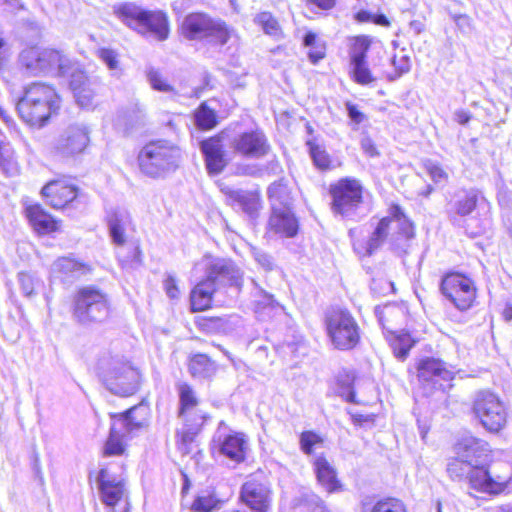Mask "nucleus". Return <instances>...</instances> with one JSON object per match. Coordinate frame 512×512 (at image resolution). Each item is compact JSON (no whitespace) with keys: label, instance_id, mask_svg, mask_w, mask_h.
Masks as SVG:
<instances>
[{"label":"nucleus","instance_id":"5701e85b","mask_svg":"<svg viewBox=\"0 0 512 512\" xmlns=\"http://www.w3.org/2000/svg\"><path fill=\"white\" fill-rule=\"evenodd\" d=\"M112 421L117 422L128 435H136L149 426L151 411L149 406L141 402L122 413H110Z\"/></svg>","mask_w":512,"mask_h":512},{"label":"nucleus","instance_id":"4be33fe9","mask_svg":"<svg viewBox=\"0 0 512 512\" xmlns=\"http://www.w3.org/2000/svg\"><path fill=\"white\" fill-rule=\"evenodd\" d=\"M70 88L73 92L76 103L86 109L95 106V97L98 93V83L96 78L89 77L84 71L73 66V71L69 73Z\"/></svg>","mask_w":512,"mask_h":512},{"label":"nucleus","instance_id":"a211bd4d","mask_svg":"<svg viewBox=\"0 0 512 512\" xmlns=\"http://www.w3.org/2000/svg\"><path fill=\"white\" fill-rule=\"evenodd\" d=\"M221 192L228 206L238 213L241 212L251 224H255L262 208L261 196L258 192L228 186L221 188Z\"/></svg>","mask_w":512,"mask_h":512},{"label":"nucleus","instance_id":"72a5a7b5","mask_svg":"<svg viewBox=\"0 0 512 512\" xmlns=\"http://www.w3.org/2000/svg\"><path fill=\"white\" fill-rule=\"evenodd\" d=\"M131 222L129 213L124 209H113L107 214V224L112 242L122 246L126 242L125 230Z\"/></svg>","mask_w":512,"mask_h":512},{"label":"nucleus","instance_id":"de8ad7c7","mask_svg":"<svg viewBox=\"0 0 512 512\" xmlns=\"http://www.w3.org/2000/svg\"><path fill=\"white\" fill-rule=\"evenodd\" d=\"M222 502L213 493L197 496L191 506L195 512H213L220 509Z\"/></svg>","mask_w":512,"mask_h":512},{"label":"nucleus","instance_id":"bf43d9fd","mask_svg":"<svg viewBox=\"0 0 512 512\" xmlns=\"http://www.w3.org/2000/svg\"><path fill=\"white\" fill-rule=\"evenodd\" d=\"M300 502L304 505L307 512H324V501L314 493L303 494Z\"/></svg>","mask_w":512,"mask_h":512},{"label":"nucleus","instance_id":"052dcab7","mask_svg":"<svg viewBox=\"0 0 512 512\" xmlns=\"http://www.w3.org/2000/svg\"><path fill=\"white\" fill-rule=\"evenodd\" d=\"M253 257L255 261L266 271H271L274 267L273 258L271 255L261 249L253 250Z\"/></svg>","mask_w":512,"mask_h":512},{"label":"nucleus","instance_id":"20e7f679","mask_svg":"<svg viewBox=\"0 0 512 512\" xmlns=\"http://www.w3.org/2000/svg\"><path fill=\"white\" fill-rule=\"evenodd\" d=\"M111 313L109 296L95 285L79 288L72 299V317L81 326L104 323Z\"/></svg>","mask_w":512,"mask_h":512},{"label":"nucleus","instance_id":"c9c22d12","mask_svg":"<svg viewBox=\"0 0 512 512\" xmlns=\"http://www.w3.org/2000/svg\"><path fill=\"white\" fill-rule=\"evenodd\" d=\"M254 297V312L261 320L271 318L283 310V307L278 301L275 300L272 294H269L261 289L255 294Z\"/></svg>","mask_w":512,"mask_h":512},{"label":"nucleus","instance_id":"1a4fd4ad","mask_svg":"<svg viewBox=\"0 0 512 512\" xmlns=\"http://www.w3.org/2000/svg\"><path fill=\"white\" fill-rule=\"evenodd\" d=\"M181 31L189 40H207L219 45L226 44L230 37L225 22L213 19L204 13L187 15L182 22Z\"/></svg>","mask_w":512,"mask_h":512},{"label":"nucleus","instance_id":"864d4df0","mask_svg":"<svg viewBox=\"0 0 512 512\" xmlns=\"http://www.w3.org/2000/svg\"><path fill=\"white\" fill-rule=\"evenodd\" d=\"M352 66V77L353 80L360 85H368L375 81L370 69L367 66V62L351 64Z\"/></svg>","mask_w":512,"mask_h":512},{"label":"nucleus","instance_id":"2f4dec72","mask_svg":"<svg viewBox=\"0 0 512 512\" xmlns=\"http://www.w3.org/2000/svg\"><path fill=\"white\" fill-rule=\"evenodd\" d=\"M313 466L318 482L328 493L342 490L343 486L337 479L336 470L323 455L315 457Z\"/></svg>","mask_w":512,"mask_h":512},{"label":"nucleus","instance_id":"9b49d317","mask_svg":"<svg viewBox=\"0 0 512 512\" xmlns=\"http://www.w3.org/2000/svg\"><path fill=\"white\" fill-rule=\"evenodd\" d=\"M101 378L111 393L123 397L136 393L140 383L139 371L122 359H111Z\"/></svg>","mask_w":512,"mask_h":512},{"label":"nucleus","instance_id":"6e6552de","mask_svg":"<svg viewBox=\"0 0 512 512\" xmlns=\"http://www.w3.org/2000/svg\"><path fill=\"white\" fill-rule=\"evenodd\" d=\"M472 413L481 426L490 433H498L506 426L507 408L500 397L489 390L476 393Z\"/></svg>","mask_w":512,"mask_h":512},{"label":"nucleus","instance_id":"a19ab883","mask_svg":"<svg viewBox=\"0 0 512 512\" xmlns=\"http://www.w3.org/2000/svg\"><path fill=\"white\" fill-rule=\"evenodd\" d=\"M195 123L201 130L213 129L218 124L217 113L206 102L199 105L194 113Z\"/></svg>","mask_w":512,"mask_h":512},{"label":"nucleus","instance_id":"37998d69","mask_svg":"<svg viewBox=\"0 0 512 512\" xmlns=\"http://www.w3.org/2000/svg\"><path fill=\"white\" fill-rule=\"evenodd\" d=\"M17 280L23 296L29 299L36 296L37 289L43 285L41 279L27 272H19Z\"/></svg>","mask_w":512,"mask_h":512},{"label":"nucleus","instance_id":"ea45409f","mask_svg":"<svg viewBox=\"0 0 512 512\" xmlns=\"http://www.w3.org/2000/svg\"><path fill=\"white\" fill-rule=\"evenodd\" d=\"M303 44L310 48L308 58L311 63L316 64L325 57V43L318 39L316 33L308 31L303 37Z\"/></svg>","mask_w":512,"mask_h":512},{"label":"nucleus","instance_id":"f257e3e1","mask_svg":"<svg viewBox=\"0 0 512 512\" xmlns=\"http://www.w3.org/2000/svg\"><path fill=\"white\" fill-rule=\"evenodd\" d=\"M60 107V97L55 89L42 82L27 86L16 103L21 119L30 126L43 127Z\"/></svg>","mask_w":512,"mask_h":512},{"label":"nucleus","instance_id":"4c0bfd02","mask_svg":"<svg viewBox=\"0 0 512 512\" xmlns=\"http://www.w3.org/2000/svg\"><path fill=\"white\" fill-rule=\"evenodd\" d=\"M128 435L124 430L117 426L116 421H112L109 436L104 445L105 456H120L125 451L124 437Z\"/></svg>","mask_w":512,"mask_h":512},{"label":"nucleus","instance_id":"f704fd0d","mask_svg":"<svg viewBox=\"0 0 512 512\" xmlns=\"http://www.w3.org/2000/svg\"><path fill=\"white\" fill-rule=\"evenodd\" d=\"M144 119V109L139 103H131L118 111L115 118V126L123 130L124 133H129L134 128L143 125Z\"/></svg>","mask_w":512,"mask_h":512},{"label":"nucleus","instance_id":"b1692460","mask_svg":"<svg viewBox=\"0 0 512 512\" xmlns=\"http://www.w3.org/2000/svg\"><path fill=\"white\" fill-rule=\"evenodd\" d=\"M90 129L85 124L68 126L57 142V150L63 156H73L82 153L90 141Z\"/></svg>","mask_w":512,"mask_h":512},{"label":"nucleus","instance_id":"6ab92c4d","mask_svg":"<svg viewBox=\"0 0 512 512\" xmlns=\"http://www.w3.org/2000/svg\"><path fill=\"white\" fill-rule=\"evenodd\" d=\"M230 143L234 152L245 158H262L270 151L267 137L259 130L240 133Z\"/></svg>","mask_w":512,"mask_h":512},{"label":"nucleus","instance_id":"13d9d810","mask_svg":"<svg viewBox=\"0 0 512 512\" xmlns=\"http://www.w3.org/2000/svg\"><path fill=\"white\" fill-rule=\"evenodd\" d=\"M147 78L154 90L160 92H172L174 90L171 85L165 82L160 72L154 68L148 69Z\"/></svg>","mask_w":512,"mask_h":512},{"label":"nucleus","instance_id":"e433bc0d","mask_svg":"<svg viewBox=\"0 0 512 512\" xmlns=\"http://www.w3.org/2000/svg\"><path fill=\"white\" fill-rule=\"evenodd\" d=\"M188 370L193 378L208 379L216 373L217 366L208 355L197 353L190 356Z\"/></svg>","mask_w":512,"mask_h":512},{"label":"nucleus","instance_id":"412c9836","mask_svg":"<svg viewBox=\"0 0 512 512\" xmlns=\"http://www.w3.org/2000/svg\"><path fill=\"white\" fill-rule=\"evenodd\" d=\"M228 138L225 131L200 142V150L204 155L209 174H220L228 164L224 142Z\"/></svg>","mask_w":512,"mask_h":512},{"label":"nucleus","instance_id":"8fccbe9b","mask_svg":"<svg viewBox=\"0 0 512 512\" xmlns=\"http://www.w3.org/2000/svg\"><path fill=\"white\" fill-rule=\"evenodd\" d=\"M207 419L206 414H199L197 418L191 419V421H183L184 428L181 432V438L184 443H191L194 437L201 430L205 420Z\"/></svg>","mask_w":512,"mask_h":512},{"label":"nucleus","instance_id":"bb28decb","mask_svg":"<svg viewBox=\"0 0 512 512\" xmlns=\"http://www.w3.org/2000/svg\"><path fill=\"white\" fill-rule=\"evenodd\" d=\"M241 500L254 512H267L270 506V491L257 481L245 482L240 491Z\"/></svg>","mask_w":512,"mask_h":512},{"label":"nucleus","instance_id":"0e129e2a","mask_svg":"<svg viewBox=\"0 0 512 512\" xmlns=\"http://www.w3.org/2000/svg\"><path fill=\"white\" fill-rule=\"evenodd\" d=\"M457 27L463 32H469L472 29V19L466 14H455L452 16Z\"/></svg>","mask_w":512,"mask_h":512},{"label":"nucleus","instance_id":"4468645a","mask_svg":"<svg viewBox=\"0 0 512 512\" xmlns=\"http://www.w3.org/2000/svg\"><path fill=\"white\" fill-rule=\"evenodd\" d=\"M440 290L445 298L460 311L469 309L476 298L473 281L458 273L445 275L441 280Z\"/></svg>","mask_w":512,"mask_h":512},{"label":"nucleus","instance_id":"6e6d98bb","mask_svg":"<svg viewBox=\"0 0 512 512\" xmlns=\"http://www.w3.org/2000/svg\"><path fill=\"white\" fill-rule=\"evenodd\" d=\"M391 63L394 67V74L388 75V79L390 81H394L410 71V58L407 55H402L400 57L395 55L391 59Z\"/></svg>","mask_w":512,"mask_h":512},{"label":"nucleus","instance_id":"69168bd1","mask_svg":"<svg viewBox=\"0 0 512 512\" xmlns=\"http://www.w3.org/2000/svg\"><path fill=\"white\" fill-rule=\"evenodd\" d=\"M164 289L166 294L171 299H176L179 296V289L176 284V280L173 276L168 275L164 280Z\"/></svg>","mask_w":512,"mask_h":512},{"label":"nucleus","instance_id":"774afa93","mask_svg":"<svg viewBox=\"0 0 512 512\" xmlns=\"http://www.w3.org/2000/svg\"><path fill=\"white\" fill-rule=\"evenodd\" d=\"M472 118L471 112L464 110V109H458L454 112V119L457 123L460 125H467L469 121Z\"/></svg>","mask_w":512,"mask_h":512},{"label":"nucleus","instance_id":"338daca9","mask_svg":"<svg viewBox=\"0 0 512 512\" xmlns=\"http://www.w3.org/2000/svg\"><path fill=\"white\" fill-rule=\"evenodd\" d=\"M361 148L365 154L370 157H375L379 155V152L373 142V140L369 136H364L360 141Z\"/></svg>","mask_w":512,"mask_h":512},{"label":"nucleus","instance_id":"393cba45","mask_svg":"<svg viewBox=\"0 0 512 512\" xmlns=\"http://www.w3.org/2000/svg\"><path fill=\"white\" fill-rule=\"evenodd\" d=\"M222 427L226 428L223 421L219 423L218 430L213 437V443L217 447L219 453L228 459L240 463L245 459L244 435L242 433H222Z\"/></svg>","mask_w":512,"mask_h":512},{"label":"nucleus","instance_id":"7ed1b4c3","mask_svg":"<svg viewBox=\"0 0 512 512\" xmlns=\"http://www.w3.org/2000/svg\"><path fill=\"white\" fill-rule=\"evenodd\" d=\"M19 63L30 75L53 77L69 75L76 65L63 51L38 46L22 50L19 54Z\"/></svg>","mask_w":512,"mask_h":512},{"label":"nucleus","instance_id":"39448f33","mask_svg":"<svg viewBox=\"0 0 512 512\" xmlns=\"http://www.w3.org/2000/svg\"><path fill=\"white\" fill-rule=\"evenodd\" d=\"M181 160V149L174 143L163 139L150 141L138 155L141 172L151 178L163 177L175 171Z\"/></svg>","mask_w":512,"mask_h":512},{"label":"nucleus","instance_id":"c756f323","mask_svg":"<svg viewBox=\"0 0 512 512\" xmlns=\"http://www.w3.org/2000/svg\"><path fill=\"white\" fill-rule=\"evenodd\" d=\"M87 271L86 265L69 257H61L53 262L51 276L63 283H71L84 275Z\"/></svg>","mask_w":512,"mask_h":512},{"label":"nucleus","instance_id":"c85d7f7f","mask_svg":"<svg viewBox=\"0 0 512 512\" xmlns=\"http://www.w3.org/2000/svg\"><path fill=\"white\" fill-rule=\"evenodd\" d=\"M177 391L179 397L178 417L182 419V421L188 422L191 421V419L197 418L199 414H204L202 411L196 409L199 404V399L189 384L185 382L178 383Z\"/></svg>","mask_w":512,"mask_h":512},{"label":"nucleus","instance_id":"a18cd8bd","mask_svg":"<svg viewBox=\"0 0 512 512\" xmlns=\"http://www.w3.org/2000/svg\"><path fill=\"white\" fill-rule=\"evenodd\" d=\"M471 468L470 464L457 455L448 461L446 471L451 480L460 481L468 478Z\"/></svg>","mask_w":512,"mask_h":512},{"label":"nucleus","instance_id":"5fc2aeb1","mask_svg":"<svg viewBox=\"0 0 512 512\" xmlns=\"http://www.w3.org/2000/svg\"><path fill=\"white\" fill-rule=\"evenodd\" d=\"M300 449L306 455H311L314 451V447L322 444L323 439L320 435L314 431H304L300 435Z\"/></svg>","mask_w":512,"mask_h":512},{"label":"nucleus","instance_id":"dca6fc26","mask_svg":"<svg viewBox=\"0 0 512 512\" xmlns=\"http://www.w3.org/2000/svg\"><path fill=\"white\" fill-rule=\"evenodd\" d=\"M205 277L220 291L232 288L239 293L243 284V272L230 259L212 258L205 267Z\"/></svg>","mask_w":512,"mask_h":512},{"label":"nucleus","instance_id":"603ef678","mask_svg":"<svg viewBox=\"0 0 512 512\" xmlns=\"http://www.w3.org/2000/svg\"><path fill=\"white\" fill-rule=\"evenodd\" d=\"M370 512H406V508L399 499L385 498L377 501Z\"/></svg>","mask_w":512,"mask_h":512},{"label":"nucleus","instance_id":"423d86ee","mask_svg":"<svg viewBox=\"0 0 512 512\" xmlns=\"http://www.w3.org/2000/svg\"><path fill=\"white\" fill-rule=\"evenodd\" d=\"M115 12L123 23L143 35L159 41L168 37V20L161 11H150L133 3H125L118 6Z\"/></svg>","mask_w":512,"mask_h":512},{"label":"nucleus","instance_id":"f3484780","mask_svg":"<svg viewBox=\"0 0 512 512\" xmlns=\"http://www.w3.org/2000/svg\"><path fill=\"white\" fill-rule=\"evenodd\" d=\"M480 200H483V196L478 189L456 190L445 206L447 218L454 226L463 227L466 217L476 210Z\"/></svg>","mask_w":512,"mask_h":512},{"label":"nucleus","instance_id":"58836bf2","mask_svg":"<svg viewBox=\"0 0 512 512\" xmlns=\"http://www.w3.org/2000/svg\"><path fill=\"white\" fill-rule=\"evenodd\" d=\"M355 381V373L348 370H342L338 373L336 377V385H337V393L341 396L346 402L349 403H358L356 400L355 391L353 389V384Z\"/></svg>","mask_w":512,"mask_h":512},{"label":"nucleus","instance_id":"f03ea898","mask_svg":"<svg viewBox=\"0 0 512 512\" xmlns=\"http://www.w3.org/2000/svg\"><path fill=\"white\" fill-rule=\"evenodd\" d=\"M393 221L396 222L398 231L390 238L391 247L397 253L407 252L408 242L415 235L414 226L405 215L402 207L398 204H393L389 208V216L382 218L370 235L366 244L367 255H373L384 244L389 235L390 224Z\"/></svg>","mask_w":512,"mask_h":512},{"label":"nucleus","instance_id":"09e8293b","mask_svg":"<svg viewBox=\"0 0 512 512\" xmlns=\"http://www.w3.org/2000/svg\"><path fill=\"white\" fill-rule=\"evenodd\" d=\"M254 22L259 25L264 33L278 37L281 35V28L276 18L270 12H261L254 18Z\"/></svg>","mask_w":512,"mask_h":512},{"label":"nucleus","instance_id":"680f3d73","mask_svg":"<svg viewBox=\"0 0 512 512\" xmlns=\"http://www.w3.org/2000/svg\"><path fill=\"white\" fill-rule=\"evenodd\" d=\"M345 107L348 117L354 124L359 125L366 119V115L358 109L356 104L347 101Z\"/></svg>","mask_w":512,"mask_h":512},{"label":"nucleus","instance_id":"a878e982","mask_svg":"<svg viewBox=\"0 0 512 512\" xmlns=\"http://www.w3.org/2000/svg\"><path fill=\"white\" fill-rule=\"evenodd\" d=\"M46 203L54 209H64L78 195V188L63 179L48 182L41 190Z\"/></svg>","mask_w":512,"mask_h":512},{"label":"nucleus","instance_id":"e2e57ef3","mask_svg":"<svg viewBox=\"0 0 512 512\" xmlns=\"http://www.w3.org/2000/svg\"><path fill=\"white\" fill-rule=\"evenodd\" d=\"M427 171L435 183H440L447 179V173L437 164L430 163L427 165Z\"/></svg>","mask_w":512,"mask_h":512},{"label":"nucleus","instance_id":"f8f14e48","mask_svg":"<svg viewBox=\"0 0 512 512\" xmlns=\"http://www.w3.org/2000/svg\"><path fill=\"white\" fill-rule=\"evenodd\" d=\"M326 326L333 345L339 350H351L360 340L359 326L348 310L331 311Z\"/></svg>","mask_w":512,"mask_h":512},{"label":"nucleus","instance_id":"2eb2a0df","mask_svg":"<svg viewBox=\"0 0 512 512\" xmlns=\"http://www.w3.org/2000/svg\"><path fill=\"white\" fill-rule=\"evenodd\" d=\"M504 474H498L495 470H489L486 465L471 468L467 478L470 487L478 492L497 495L505 491L512 479V469L509 464H504Z\"/></svg>","mask_w":512,"mask_h":512},{"label":"nucleus","instance_id":"7c9ffc66","mask_svg":"<svg viewBox=\"0 0 512 512\" xmlns=\"http://www.w3.org/2000/svg\"><path fill=\"white\" fill-rule=\"evenodd\" d=\"M25 214L38 234L46 235L58 230V222L40 204L28 205Z\"/></svg>","mask_w":512,"mask_h":512},{"label":"nucleus","instance_id":"ddd939ff","mask_svg":"<svg viewBox=\"0 0 512 512\" xmlns=\"http://www.w3.org/2000/svg\"><path fill=\"white\" fill-rule=\"evenodd\" d=\"M454 376V366L439 358L425 357L417 363V377L423 387L446 392L452 387Z\"/></svg>","mask_w":512,"mask_h":512},{"label":"nucleus","instance_id":"49530a36","mask_svg":"<svg viewBox=\"0 0 512 512\" xmlns=\"http://www.w3.org/2000/svg\"><path fill=\"white\" fill-rule=\"evenodd\" d=\"M307 145L309 147L310 157L316 168L322 171L331 169V158L325 148L311 141H308Z\"/></svg>","mask_w":512,"mask_h":512},{"label":"nucleus","instance_id":"473e14b6","mask_svg":"<svg viewBox=\"0 0 512 512\" xmlns=\"http://www.w3.org/2000/svg\"><path fill=\"white\" fill-rule=\"evenodd\" d=\"M219 290L206 277L190 293L191 310L204 311L211 307L214 296Z\"/></svg>","mask_w":512,"mask_h":512},{"label":"nucleus","instance_id":"3c124183","mask_svg":"<svg viewBox=\"0 0 512 512\" xmlns=\"http://www.w3.org/2000/svg\"><path fill=\"white\" fill-rule=\"evenodd\" d=\"M13 149L6 135L0 130V169L7 173L13 161Z\"/></svg>","mask_w":512,"mask_h":512},{"label":"nucleus","instance_id":"4d7b16f0","mask_svg":"<svg viewBox=\"0 0 512 512\" xmlns=\"http://www.w3.org/2000/svg\"><path fill=\"white\" fill-rule=\"evenodd\" d=\"M96 55L109 70L116 71L119 69L118 53L115 50L101 47L97 49Z\"/></svg>","mask_w":512,"mask_h":512},{"label":"nucleus","instance_id":"cd10ccee","mask_svg":"<svg viewBox=\"0 0 512 512\" xmlns=\"http://www.w3.org/2000/svg\"><path fill=\"white\" fill-rule=\"evenodd\" d=\"M96 482L100 498L105 505L113 507L121 500L124 494V483L106 468L100 469Z\"/></svg>","mask_w":512,"mask_h":512},{"label":"nucleus","instance_id":"9d476101","mask_svg":"<svg viewBox=\"0 0 512 512\" xmlns=\"http://www.w3.org/2000/svg\"><path fill=\"white\" fill-rule=\"evenodd\" d=\"M364 187L360 180L344 177L331 184L332 210L344 218L355 219L356 211L363 203Z\"/></svg>","mask_w":512,"mask_h":512},{"label":"nucleus","instance_id":"79ce46f5","mask_svg":"<svg viewBox=\"0 0 512 512\" xmlns=\"http://www.w3.org/2000/svg\"><path fill=\"white\" fill-rule=\"evenodd\" d=\"M371 45V40L368 36L361 35L353 39L349 51L350 64L366 62L367 51Z\"/></svg>","mask_w":512,"mask_h":512},{"label":"nucleus","instance_id":"0eeeda50","mask_svg":"<svg viewBox=\"0 0 512 512\" xmlns=\"http://www.w3.org/2000/svg\"><path fill=\"white\" fill-rule=\"evenodd\" d=\"M271 202V214L268 220L269 231L280 237L292 238L298 232V220L295 217L286 185L272 183L267 190Z\"/></svg>","mask_w":512,"mask_h":512},{"label":"nucleus","instance_id":"c03bdc74","mask_svg":"<svg viewBox=\"0 0 512 512\" xmlns=\"http://www.w3.org/2000/svg\"><path fill=\"white\" fill-rule=\"evenodd\" d=\"M413 345L414 341L407 333L395 336L390 343L394 356L401 361L407 358Z\"/></svg>","mask_w":512,"mask_h":512},{"label":"nucleus","instance_id":"aec40b11","mask_svg":"<svg viewBox=\"0 0 512 512\" xmlns=\"http://www.w3.org/2000/svg\"><path fill=\"white\" fill-rule=\"evenodd\" d=\"M455 453L473 467L487 465L491 458L488 442L472 435L463 436L455 445Z\"/></svg>","mask_w":512,"mask_h":512}]
</instances>
